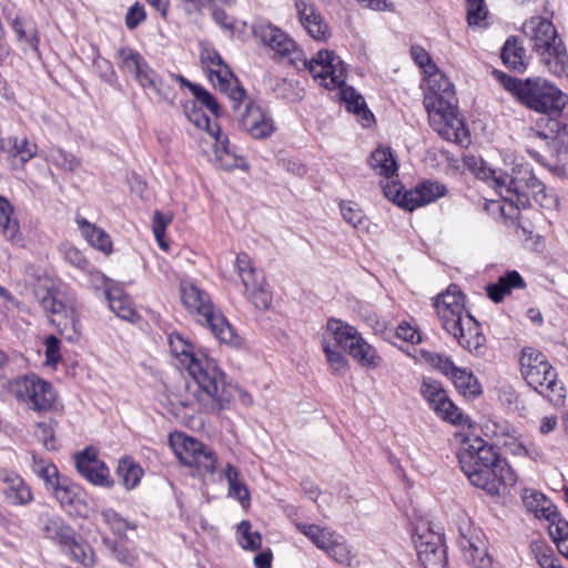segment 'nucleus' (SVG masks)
Wrapping results in <instances>:
<instances>
[{"instance_id": "f257e3e1", "label": "nucleus", "mask_w": 568, "mask_h": 568, "mask_svg": "<svg viewBox=\"0 0 568 568\" xmlns=\"http://www.w3.org/2000/svg\"><path fill=\"white\" fill-rule=\"evenodd\" d=\"M169 344L179 366L192 378L187 388L196 402L211 410L227 406L232 388L224 384V373L216 362L202 351L195 352L180 334H172Z\"/></svg>"}, {"instance_id": "f03ea898", "label": "nucleus", "mask_w": 568, "mask_h": 568, "mask_svg": "<svg viewBox=\"0 0 568 568\" xmlns=\"http://www.w3.org/2000/svg\"><path fill=\"white\" fill-rule=\"evenodd\" d=\"M410 54L415 63L428 73V91L424 97V106L428 113L430 126L445 140L462 142L464 124L457 116L454 105L453 84L437 70L429 53L420 45H412Z\"/></svg>"}, {"instance_id": "7ed1b4c3", "label": "nucleus", "mask_w": 568, "mask_h": 568, "mask_svg": "<svg viewBox=\"0 0 568 568\" xmlns=\"http://www.w3.org/2000/svg\"><path fill=\"white\" fill-rule=\"evenodd\" d=\"M465 296L457 285H449L434 301V307L442 327L452 335L458 344L477 356L485 352L486 337L479 323L465 310Z\"/></svg>"}, {"instance_id": "20e7f679", "label": "nucleus", "mask_w": 568, "mask_h": 568, "mask_svg": "<svg viewBox=\"0 0 568 568\" xmlns=\"http://www.w3.org/2000/svg\"><path fill=\"white\" fill-rule=\"evenodd\" d=\"M305 65L314 79H318L326 89L339 88L341 99L347 111L354 113L364 128L371 125L374 115L368 110L365 99L354 88L344 85L346 68L339 57L333 51L321 50Z\"/></svg>"}, {"instance_id": "39448f33", "label": "nucleus", "mask_w": 568, "mask_h": 568, "mask_svg": "<svg viewBox=\"0 0 568 568\" xmlns=\"http://www.w3.org/2000/svg\"><path fill=\"white\" fill-rule=\"evenodd\" d=\"M504 88L527 108L544 115H559L568 103V95L548 80L537 78L525 81L497 73Z\"/></svg>"}, {"instance_id": "423d86ee", "label": "nucleus", "mask_w": 568, "mask_h": 568, "mask_svg": "<svg viewBox=\"0 0 568 568\" xmlns=\"http://www.w3.org/2000/svg\"><path fill=\"white\" fill-rule=\"evenodd\" d=\"M181 301L187 312L201 324L207 326L222 343L237 345L239 337L226 317L215 307L210 295L190 281L180 284Z\"/></svg>"}, {"instance_id": "0eeeda50", "label": "nucleus", "mask_w": 568, "mask_h": 568, "mask_svg": "<svg viewBox=\"0 0 568 568\" xmlns=\"http://www.w3.org/2000/svg\"><path fill=\"white\" fill-rule=\"evenodd\" d=\"M523 30L548 70L556 77L568 75V54L554 24L545 18L532 17L524 23Z\"/></svg>"}, {"instance_id": "6e6552de", "label": "nucleus", "mask_w": 568, "mask_h": 568, "mask_svg": "<svg viewBox=\"0 0 568 568\" xmlns=\"http://www.w3.org/2000/svg\"><path fill=\"white\" fill-rule=\"evenodd\" d=\"M122 68L133 74L135 81L145 90L151 91L159 101L172 104L175 90L164 83L161 77L146 63L144 58L135 50L121 48L118 51Z\"/></svg>"}, {"instance_id": "1a4fd4ad", "label": "nucleus", "mask_w": 568, "mask_h": 568, "mask_svg": "<svg viewBox=\"0 0 568 568\" xmlns=\"http://www.w3.org/2000/svg\"><path fill=\"white\" fill-rule=\"evenodd\" d=\"M327 333L333 338L334 347H342L361 365L377 367L381 358L375 348L369 345L357 332V329L339 320L331 318L326 325Z\"/></svg>"}, {"instance_id": "9d476101", "label": "nucleus", "mask_w": 568, "mask_h": 568, "mask_svg": "<svg viewBox=\"0 0 568 568\" xmlns=\"http://www.w3.org/2000/svg\"><path fill=\"white\" fill-rule=\"evenodd\" d=\"M201 61L207 69L210 81L214 88L229 97L234 111H240L241 103L246 99L245 90L223 62L219 52L213 48H203Z\"/></svg>"}, {"instance_id": "9b49d317", "label": "nucleus", "mask_w": 568, "mask_h": 568, "mask_svg": "<svg viewBox=\"0 0 568 568\" xmlns=\"http://www.w3.org/2000/svg\"><path fill=\"white\" fill-rule=\"evenodd\" d=\"M467 460H464L467 467V473H464L470 484L475 487L481 488L491 496L500 495L503 488L513 486L516 483V474L508 465L506 459H499L494 466L486 464L477 468H470V456L466 455Z\"/></svg>"}, {"instance_id": "f8f14e48", "label": "nucleus", "mask_w": 568, "mask_h": 568, "mask_svg": "<svg viewBox=\"0 0 568 568\" xmlns=\"http://www.w3.org/2000/svg\"><path fill=\"white\" fill-rule=\"evenodd\" d=\"M170 443L183 465L195 468L202 475L215 471L217 457L203 443L182 433L171 435Z\"/></svg>"}, {"instance_id": "ddd939ff", "label": "nucleus", "mask_w": 568, "mask_h": 568, "mask_svg": "<svg viewBox=\"0 0 568 568\" xmlns=\"http://www.w3.org/2000/svg\"><path fill=\"white\" fill-rule=\"evenodd\" d=\"M16 397L36 410H48L55 400L53 387L36 375L17 378L12 384Z\"/></svg>"}, {"instance_id": "4468645a", "label": "nucleus", "mask_w": 568, "mask_h": 568, "mask_svg": "<svg viewBox=\"0 0 568 568\" xmlns=\"http://www.w3.org/2000/svg\"><path fill=\"white\" fill-rule=\"evenodd\" d=\"M466 168L478 179L493 186L501 197L514 202L517 176H511L501 170L490 168L481 158L470 155L465 158Z\"/></svg>"}, {"instance_id": "2eb2a0df", "label": "nucleus", "mask_w": 568, "mask_h": 568, "mask_svg": "<svg viewBox=\"0 0 568 568\" xmlns=\"http://www.w3.org/2000/svg\"><path fill=\"white\" fill-rule=\"evenodd\" d=\"M420 393L424 399L443 419L452 424L462 423V413L458 407L449 399L442 384L433 378H424L420 386Z\"/></svg>"}, {"instance_id": "dca6fc26", "label": "nucleus", "mask_w": 568, "mask_h": 568, "mask_svg": "<svg viewBox=\"0 0 568 568\" xmlns=\"http://www.w3.org/2000/svg\"><path fill=\"white\" fill-rule=\"evenodd\" d=\"M521 375L530 387L548 397L551 402H557L562 398L564 388L557 381V373L548 361L539 366L527 369V372Z\"/></svg>"}, {"instance_id": "f3484780", "label": "nucleus", "mask_w": 568, "mask_h": 568, "mask_svg": "<svg viewBox=\"0 0 568 568\" xmlns=\"http://www.w3.org/2000/svg\"><path fill=\"white\" fill-rule=\"evenodd\" d=\"M300 23L315 41L326 42L332 37L331 28L312 0H295Z\"/></svg>"}, {"instance_id": "a211bd4d", "label": "nucleus", "mask_w": 568, "mask_h": 568, "mask_svg": "<svg viewBox=\"0 0 568 568\" xmlns=\"http://www.w3.org/2000/svg\"><path fill=\"white\" fill-rule=\"evenodd\" d=\"M75 468L89 483L95 486L111 488L114 484L109 468L98 458L94 448H85L74 455Z\"/></svg>"}, {"instance_id": "6ab92c4d", "label": "nucleus", "mask_w": 568, "mask_h": 568, "mask_svg": "<svg viewBox=\"0 0 568 568\" xmlns=\"http://www.w3.org/2000/svg\"><path fill=\"white\" fill-rule=\"evenodd\" d=\"M41 305L45 312L53 315H60L62 312H64V321L52 318V323L59 327L60 333L65 339L69 342L79 341L81 336V326L74 310H67L63 303L57 301L50 292L43 296Z\"/></svg>"}, {"instance_id": "aec40b11", "label": "nucleus", "mask_w": 568, "mask_h": 568, "mask_svg": "<svg viewBox=\"0 0 568 568\" xmlns=\"http://www.w3.org/2000/svg\"><path fill=\"white\" fill-rule=\"evenodd\" d=\"M466 455L471 457L469 460L470 468H477L486 464L494 466L496 462L498 463L499 459H503L495 452L493 446L488 445L479 437L464 440L462 447L457 452V458L464 473H467V467L464 463V460L468 459L466 458Z\"/></svg>"}, {"instance_id": "412c9836", "label": "nucleus", "mask_w": 568, "mask_h": 568, "mask_svg": "<svg viewBox=\"0 0 568 568\" xmlns=\"http://www.w3.org/2000/svg\"><path fill=\"white\" fill-rule=\"evenodd\" d=\"M240 125L253 139L268 138L275 131L272 116L252 101H248L244 111L240 113Z\"/></svg>"}, {"instance_id": "4be33fe9", "label": "nucleus", "mask_w": 568, "mask_h": 568, "mask_svg": "<svg viewBox=\"0 0 568 568\" xmlns=\"http://www.w3.org/2000/svg\"><path fill=\"white\" fill-rule=\"evenodd\" d=\"M415 544L418 559L424 568H446V549L439 534L428 531L419 535Z\"/></svg>"}, {"instance_id": "5701e85b", "label": "nucleus", "mask_w": 568, "mask_h": 568, "mask_svg": "<svg viewBox=\"0 0 568 568\" xmlns=\"http://www.w3.org/2000/svg\"><path fill=\"white\" fill-rule=\"evenodd\" d=\"M254 36L280 57L290 55L296 49L295 41L283 30L271 24L261 23L253 29Z\"/></svg>"}, {"instance_id": "b1692460", "label": "nucleus", "mask_w": 568, "mask_h": 568, "mask_svg": "<svg viewBox=\"0 0 568 568\" xmlns=\"http://www.w3.org/2000/svg\"><path fill=\"white\" fill-rule=\"evenodd\" d=\"M446 194V186L438 181L427 180L404 192V209L414 211L435 202Z\"/></svg>"}, {"instance_id": "393cba45", "label": "nucleus", "mask_w": 568, "mask_h": 568, "mask_svg": "<svg viewBox=\"0 0 568 568\" xmlns=\"http://www.w3.org/2000/svg\"><path fill=\"white\" fill-rule=\"evenodd\" d=\"M0 481L3 484L2 493L9 505L27 506L32 503V490L20 475L3 470L0 473Z\"/></svg>"}, {"instance_id": "a878e982", "label": "nucleus", "mask_w": 568, "mask_h": 568, "mask_svg": "<svg viewBox=\"0 0 568 568\" xmlns=\"http://www.w3.org/2000/svg\"><path fill=\"white\" fill-rule=\"evenodd\" d=\"M43 536L60 545L73 541V529L57 514L44 511L39 516Z\"/></svg>"}, {"instance_id": "bb28decb", "label": "nucleus", "mask_w": 568, "mask_h": 568, "mask_svg": "<svg viewBox=\"0 0 568 568\" xmlns=\"http://www.w3.org/2000/svg\"><path fill=\"white\" fill-rule=\"evenodd\" d=\"M558 115H544L539 120V126L545 128L538 132V134L548 141V145L557 153L568 151V131L558 119Z\"/></svg>"}, {"instance_id": "cd10ccee", "label": "nucleus", "mask_w": 568, "mask_h": 568, "mask_svg": "<svg viewBox=\"0 0 568 568\" xmlns=\"http://www.w3.org/2000/svg\"><path fill=\"white\" fill-rule=\"evenodd\" d=\"M214 134L215 163L226 171H231L234 169H247L245 159L242 156H237L230 151L229 136L221 131L219 125H215Z\"/></svg>"}, {"instance_id": "c85d7f7f", "label": "nucleus", "mask_w": 568, "mask_h": 568, "mask_svg": "<svg viewBox=\"0 0 568 568\" xmlns=\"http://www.w3.org/2000/svg\"><path fill=\"white\" fill-rule=\"evenodd\" d=\"M516 183V202L518 204L525 205L530 197H534L536 201H540L541 197H545L544 184L535 176V174L526 169L520 172V175H517Z\"/></svg>"}, {"instance_id": "c756f323", "label": "nucleus", "mask_w": 568, "mask_h": 568, "mask_svg": "<svg viewBox=\"0 0 568 568\" xmlns=\"http://www.w3.org/2000/svg\"><path fill=\"white\" fill-rule=\"evenodd\" d=\"M525 286L526 283L517 271H508L496 283L487 285L486 291L493 302L499 303L510 294L513 288H525Z\"/></svg>"}, {"instance_id": "7c9ffc66", "label": "nucleus", "mask_w": 568, "mask_h": 568, "mask_svg": "<svg viewBox=\"0 0 568 568\" xmlns=\"http://www.w3.org/2000/svg\"><path fill=\"white\" fill-rule=\"evenodd\" d=\"M368 164L381 176L393 179L397 175L398 165L390 148L378 146L372 152Z\"/></svg>"}, {"instance_id": "2f4dec72", "label": "nucleus", "mask_w": 568, "mask_h": 568, "mask_svg": "<svg viewBox=\"0 0 568 568\" xmlns=\"http://www.w3.org/2000/svg\"><path fill=\"white\" fill-rule=\"evenodd\" d=\"M50 493L55 497L61 507L70 513L78 510L77 507L81 504L82 491L80 486L67 477H63L58 485L52 486Z\"/></svg>"}, {"instance_id": "473e14b6", "label": "nucleus", "mask_w": 568, "mask_h": 568, "mask_svg": "<svg viewBox=\"0 0 568 568\" xmlns=\"http://www.w3.org/2000/svg\"><path fill=\"white\" fill-rule=\"evenodd\" d=\"M105 297L109 302L110 310L122 320L133 322L136 317V311L134 310L131 298L119 287L108 288L105 291Z\"/></svg>"}, {"instance_id": "72a5a7b5", "label": "nucleus", "mask_w": 568, "mask_h": 568, "mask_svg": "<svg viewBox=\"0 0 568 568\" xmlns=\"http://www.w3.org/2000/svg\"><path fill=\"white\" fill-rule=\"evenodd\" d=\"M523 503L528 511L534 513L537 518L546 519L554 516L557 507L547 497L534 489H525L523 494Z\"/></svg>"}, {"instance_id": "f704fd0d", "label": "nucleus", "mask_w": 568, "mask_h": 568, "mask_svg": "<svg viewBox=\"0 0 568 568\" xmlns=\"http://www.w3.org/2000/svg\"><path fill=\"white\" fill-rule=\"evenodd\" d=\"M0 231L11 242L21 240L19 223L13 217V207L3 196H0Z\"/></svg>"}, {"instance_id": "c9c22d12", "label": "nucleus", "mask_w": 568, "mask_h": 568, "mask_svg": "<svg viewBox=\"0 0 568 568\" xmlns=\"http://www.w3.org/2000/svg\"><path fill=\"white\" fill-rule=\"evenodd\" d=\"M296 527L300 532L305 535L318 549L324 550L325 552H327L337 536L332 529L320 527L317 525L298 523Z\"/></svg>"}, {"instance_id": "e433bc0d", "label": "nucleus", "mask_w": 568, "mask_h": 568, "mask_svg": "<svg viewBox=\"0 0 568 568\" xmlns=\"http://www.w3.org/2000/svg\"><path fill=\"white\" fill-rule=\"evenodd\" d=\"M77 223L81 230L82 235L93 247L109 253L112 247V243L110 236L101 229L95 225L89 223L83 217H77Z\"/></svg>"}, {"instance_id": "4c0bfd02", "label": "nucleus", "mask_w": 568, "mask_h": 568, "mask_svg": "<svg viewBox=\"0 0 568 568\" xmlns=\"http://www.w3.org/2000/svg\"><path fill=\"white\" fill-rule=\"evenodd\" d=\"M450 378L455 387L464 396L475 398L481 394V386L470 371L457 367Z\"/></svg>"}, {"instance_id": "58836bf2", "label": "nucleus", "mask_w": 568, "mask_h": 568, "mask_svg": "<svg viewBox=\"0 0 568 568\" xmlns=\"http://www.w3.org/2000/svg\"><path fill=\"white\" fill-rule=\"evenodd\" d=\"M235 266L241 277L245 292L255 290L258 285L264 283L263 277H260L256 270L252 265V261L246 253H239L235 261Z\"/></svg>"}, {"instance_id": "ea45409f", "label": "nucleus", "mask_w": 568, "mask_h": 568, "mask_svg": "<svg viewBox=\"0 0 568 568\" xmlns=\"http://www.w3.org/2000/svg\"><path fill=\"white\" fill-rule=\"evenodd\" d=\"M501 59L504 64L514 71L523 72L526 69L525 49L518 43L516 38H509L505 42Z\"/></svg>"}, {"instance_id": "a19ab883", "label": "nucleus", "mask_w": 568, "mask_h": 568, "mask_svg": "<svg viewBox=\"0 0 568 568\" xmlns=\"http://www.w3.org/2000/svg\"><path fill=\"white\" fill-rule=\"evenodd\" d=\"M32 470L44 481L47 490H51L52 486L58 485V483L64 477L61 476L57 466L52 463L45 462L38 456H32Z\"/></svg>"}, {"instance_id": "79ce46f5", "label": "nucleus", "mask_w": 568, "mask_h": 568, "mask_svg": "<svg viewBox=\"0 0 568 568\" xmlns=\"http://www.w3.org/2000/svg\"><path fill=\"white\" fill-rule=\"evenodd\" d=\"M116 473L128 490L133 489L143 475L142 468L130 458L120 459Z\"/></svg>"}, {"instance_id": "37998d69", "label": "nucleus", "mask_w": 568, "mask_h": 568, "mask_svg": "<svg viewBox=\"0 0 568 568\" xmlns=\"http://www.w3.org/2000/svg\"><path fill=\"white\" fill-rule=\"evenodd\" d=\"M224 477L229 484V496L237 499L242 505L248 501L250 493L244 483L240 480L237 469L231 464L226 465Z\"/></svg>"}, {"instance_id": "c03bdc74", "label": "nucleus", "mask_w": 568, "mask_h": 568, "mask_svg": "<svg viewBox=\"0 0 568 568\" xmlns=\"http://www.w3.org/2000/svg\"><path fill=\"white\" fill-rule=\"evenodd\" d=\"M8 152L24 164L36 155L37 145L26 136H13L8 139Z\"/></svg>"}, {"instance_id": "a18cd8bd", "label": "nucleus", "mask_w": 568, "mask_h": 568, "mask_svg": "<svg viewBox=\"0 0 568 568\" xmlns=\"http://www.w3.org/2000/svg\"><path fill=\"white\" fill-rule=\"evenodd\" d=\"M176 79L183 84L186 85L194 98L207 110H210L214 115H219L220 112V105L215 98L204 88H202L199 84L191 83L182 75H178Z\"/></svg>"}, {"instance_id": "49530a36", "label": "nucleus", "mask_w": 568, "mask_h": 568, "mask_svg": "<svg viewBox=\"0 0 568 568\" xmlns=\"http://www.w3.org/2000/svg\"><path fill=\"white\" fill-rule=\"evenodd\" d=\"M55 426L57 422L51 418L48 420L39 422L34 426V436L39 442L42 443L47 450H55L58 448L57 439L54 436Z\"/></svg>"}, {"instance_id": "de8ad7c7", "label": "nucleus", "mask_w": 568, "mask_h": 568, "mask_svg": "<svg viewBox=\"0 0 568 568\" xmlns=\"http://www.w3.org/2000/svg\"><path fill=\"white\" fill-rule=\"evenodd\" d=\"M323 351L326 355L327 363L334 374L343 375L347 368V359L334 347L332 341L327 337L323 339Z\"/></svg>"}, {"instance_id": "09e8293b", "label": "nucleus", "mask_w": 568, "mask_h": 568, "mask_svg": "<svg viewBox=\"0 0 568 568\" xmlns=\"http://www.w3.org/2000/svg\"><path fill=\"white\" fill-rule=\"evenodd\" d=\"M184 112L195 126L206 130L213 139L215 138L214 130L217 124H212L210 118L194 102L185 104Z\"/></svg>"}, {"instance_id": "8fccbe9b", "label": "nucleus", "mask_w": 568, "mask_h": 568, "mask_svg": "<svg viewBox=\"0 0 568 568\" xmlns=\"http://www.w3.org/2000/svg\"><path fill=\"white\" fill-rule=\"evenodd\" d=\"M326 554L336 562L343 565H351L354 558L352 547L342 536H336Z\"/></svg>"}, {"instance_id": "3c124183", "label": "nucleus", "mask_w": 568, "mask_h": 568, "mask_svg": "<svg viewBox=\"0 0 568 568\" xmlns=\"http://www.w3.org/2000/svg\"><path fill=\"white\" fill-rule=\"evenodd\" d=\"M237 532L240 537V544L244 549L257 550L262 545V537L257 531L251 530V524L247 520H243L239 524Z\"/></svg>"}, {"instance_id": "603ef678", "label": "nucleus", "mask_w": 568, "mask_h": 568, "mask_svg": "<svg viewBox=\"0 0 568 568\" xmlns=\"http://www.w3.org/2000/svg\"><path fill=\"white\" fill-rule=\"evenodd\" d=\"M50 160L57 168L70 172H74L81 165V161L75 155L62 149L52 150Z\"/></svg>"}, {"instance_id": "864d4df0", "label": "nucleus", "mask_w": 568, "mask_h": 568, "mask_svg": "<svg viewBox=\"0 0 568 568\" xmlns=\"http://www.w3.org/2000/svg\"><path fill=\"white\" fill-rule=\"evenodd\" d=\"M101 516L110 529L119 537H123L126 530L131 528L130 523L111 508L102 510Z\"/></svg>"}, {"instance_id": "5fc2aeb1", "label": "nucleus", "mask_w": 568, "mask_h": 568, "mask_svg": "<svg viewBox=\"0 0 568 568\" xmlns=\"http://www.w3.org/2000/svg\"><path fill=\"white\" fill-rule=\"evenodd\" d=\"M546 520L549 523L548 532L555 544L568 537V521L561 518L557 509L554 511V516L547 517Z\"/></svg>"}, {"instance_id": "6e6d98bb", "label": "nucleus", "mask_w": 568, "mask_h": 568, "mask_svg": "<svg viewBox=\"0 0 568 568\" xmlns=\"http://www.w3.org/2000/svg\"><path fill=\"white\" fill-rule=\"evenodd\" d=\"M70 548L72 557L87 567H91L95 564V556L91 547L88 545L80 544L73 536V541L67 545Z\"/></svg>"}, {"instance_id": "4d7b16f0", "label": "nucleus", "mask_w": 568, "mask_h": 568, "mask_svg": "<svg viewBox=\"0 0 568 568\" xmlns=\"http://www.w3.org/2000/svg\"><path fill=\"white\" fill-rule=\"evenodd\" d=\"M171 223V217L156 211L153 215L152 230L159 246L163 251L169 250V243L164 240L166 226Z\"/></svg>"}, {"instance_id": "13d9d810", "label": "nucleus", "mask_w": 568, "mask_h": 568, "mask_svg": "<svg viewBox=\"0 0 568 568\" xmlns=\"http://www.w3.org/2000/svg\"><path fill=\"white\" fill-rule=\"evenodd\" d=\"M467 1V21L470 26H478L487 17V9L484 0Z\"/></svg>"}, {"instance_id": "bf43d9fd", "label": "nucleus", "mask_w": 568, "mask_h": 568, "mask_svg": "<svg viewBox=\"0 0 568 568\" xmlns=\"http://www.w3.org/2000/svg\"><path fill=\"white\" fill-rule=\"evenodd\" d=\"M546 356L539 351L532 347H525L521 351L520 357V369L521 374L526 373L527 369L534 368L535 366H539L544 362H546Z\"/></svg>"}, {"instance_id": "052dcab7", "label": "nucleus", "mask_w": 568, "mask_h": 568, "mask_svg": "<svg viewBox=\"0 0 568 568\" xmlns=\"http://www.w3.org/2000/svg\"><path fill=\"white\" fill-rule=\"evenodd\" d=\"M341 213L343 219L354 227H358L365 219L362 210L358 209L357 204L347 202L341 204Z\"/></svg>"}, {"instance_id": "680f3d73", "label": "nucleus", "mask_w": 568, "mask_h": 568, "mask_svg": "<svg viewBox=\"0 0 568 568\" xmlns=\"http://www.w3.org/2000/svg\"><path fill=\"white\" fill-rule=\"evenodd\" d=\"M253 304L258 310H267L272 303V295L265 288L264 283L258 285L255 290H250L246 292Z\"/></svg>"}, {"instance_id": "e2e57ef3", "label": "nucleus", "mask_w": 568, "mask_h": 568, "mask_svg": "<svg viewBox=\"0 0 568 568\" xmlns=\"http://www.w3.org/2000/svg\"><path fill=\"white\" fill-rule=\"evenodd\" d=\"M382 190H383L385 197H387L388 200L393 201L398 206L404 209V204H403L404 192H403V186L399 182L394 181V180L388 181L385 184H382Z\"/></svg>"}, {"instance_id": "0e129e2a", "label": "nucleus", "mask_w": 568, "mask_h": 568, "mask_svg": "<svg viewBox=\"0 0 568 568\" xmlns=\"http://www.w3.org/2000/svg\"><path fill=\"white\" fill-rule=\"evenodd\" d=\"M477 568H488L490 566V558L486 555L484 549H480L475 540L468 547L467 555H465Z\"/></svg>"}, {"instance_id": "69168bd1", "label": "nucleus", "mask_w": 568, "mask_h": 568, "mask_svg": "<svg viewBox=\"0 0 568 568\" xmlns=\"http://www.w3.org/2000/svg\"><path fill=\"white\" fill-rule=\"evenodd\" d=\"M146 19V13L144 10V6L135 2L133 6H131L126 12L125 16V24L128 29L133 30L135 29L140 23H142Z\"/></svg>"}, {"instance_id": "338daca9", "label": "nucleus", "mask_w": 568, "mask_h": 568, "mask_svg": "<svg viewBox=\"0 0 568 568\" xmlns=\"http://www.w3.org/2000/svg\"><path fill=\"white\" fill-rule=\"evenodd\" d=\"M428 362L439 372H442L446 376H452L453 373L457 369V366L453 363V361L444 356L442 354H430L428 357Z\"/></svg>"}, {"instance_id": "774afa93", "label": "nucleus", "mask_w": 568, "mask_h": 568, "mask_svg": "<svg viewBox=\"0 0 568 568\" xmlns=\"http://www.w3.org/2000/svg\"><path fill=\"white\" fill-rule=\"evenodd\" d=\"M13 30L17 33L19 40H24L32 48H37L39 40L37 30L34 28H26L22 21L16 19L13 22Z\"/></svg>"}]
</instances>
